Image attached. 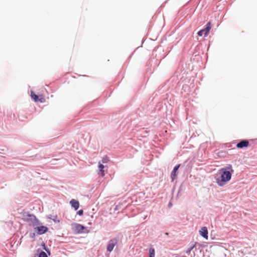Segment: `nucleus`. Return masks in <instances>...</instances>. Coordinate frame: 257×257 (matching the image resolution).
<instances>
[{
    "mask_svg": "<svg viewBox=\"0 0 257 257\" xmlns=\"http://www.w3.org/2000/svg\"><path fill=\"white\" fill-rule=\"evenodd\" d=\"M211 28V23L208 22L206 26V28L205 29H203L199 31L198 32L197 34L199 36H202L203 35H204V36H206L208 35V34L209 33Z\"/></svg>",
    "mask_w": 257,
    "mask_h": 257,
    "instance_id": "7ed1b4c3",
    "label": "nucleus"
},
{
    "mask_svg": "<svg viewBox=\"0 0 257 257\" xmlns=\"http://www.w3.org/2000/svg\"><path fill=\"white\" fill-rule=\"evenodd\" d=\"M109 158L107 156H105L102 159V163H104V164L107 163L109 162Z\"/></svg>",
    "mask_w": 257,
    "mask_h": 257,
    "instance_id": "4468645a",
    "label": "nucleus"
},
{
    "mask_svg": "<svg viewBox=\"0 0 257 257\" xmlns=\"http://www.w3.org/2000/svg\"><path fill=\"white\" fill-rule=\"evenodd\" d=\"M35 229L37 231V233L39 234H42L46 233L48 228L45 226H40L35 228Z\"/></svg>",
    "mask_w": 257,
    "mask_h": 257,
    "instance_id": "39448f33",
    "label": "nucleus"
},
{
    "mask_svg": "<svg viewBox=\"0 0 257 257\" xmlns=\"http://www.w3.org/2000/svg\"><path fill=\"white\" fill-rule=\"evenodd\" d=\"M249 145V142L247 140H242L236 145L237 148L242 149L247 147Z\"/></svg>",
    "mask_w": 257,
    "mask_h": 257,
    "instance_id": "423d86ee",
    "label": "nucleus"
},
{
    "mask_svg": "<svg viewBox=\"0 0 257 257\" xmlns=\"http://www.w3.org/2000/svg\"><path fill=\"white\" fill-rule=\"evenodd\" d=\"M39 257H48L47 254L44 252L42 251L40 253Z\"/></svg>",
    "mask_w": 257,
    "mask_h": 257,
    "instance_id": "2eb2a0df",
    "label": "nucleus"
},
{
    "mask_svg": "<svg viewBox=\"0 0 257 257\" xmlns=\"http://www.w3.org/2000/svg\"><path fill=\"white\" fill-rule=\"evenodd\" d=\"M21 214L22 218L25 221H29L36 219V216L34 215L30 214L28 212L23 211Z\"/></svg>",
    "mask_w": 257,
    "mask_h": 257,
    "instance_id": "f03ea898",
    "label": "nucleus"
},
{
    "mask_svg": "<svg viewBox=\"0 0 257 257\" xmlns=\"http://www.w3.org/2000/svg\"><path fill=\"white\" fill-rule=\"evenodd\" d=\"M183 257H186V256H183Z\"/></svg>",
    "mask_w": 257,
    "mask_h": 257,
    "instance_id": "a211bd4d",
    "label": "nucleus"
},
{
    "mask_svg": "<svg viewBox=\"0 0 257 257\" xmlns=\"http://www.w3.org/2000/svg\"><path fill=\"white\" fill-rule=\"evenodd\" d=\"M77 214L80 215V216H81L83 215V210L81 209L80 210H79L78 212H77Z\"/></svg>",
    "mask_w": 257,
    "mask_h": 257,
    "instance_id": "dca6fc26",
    "label": "nucleus"
},
{
    "mask_svg": "<svg viewBox=\"0 0 257 257\" xmlns=\"http://www.w3.org/2000/svg\"><path fill=\"white\" fill-rule=\"evenodd\" d=\"M194 246H195V245H193V246H192L190 248H188L187 251V253L189 252L191 250H192L193 248L194 247Z\"/></svg>",
    "mask_w": 257,
    "mask_h": 257,
    "instance_id": "f3484780",
    "label": "nucleus"
},
{
    "mask_svg": "<svg viewBox=\"0 0 257 257\" xmlns=\"http://www.w3.org/2000/svg\"><path fill=\"white\" fill-rule=\"evenodd\" d=\"M104 166L100 162L98 163V169H99V175L101 176V177H104L105 176L104 173Z\"/></svg>",
    "mask_w": 257,
    "mask_h": 257,
    "instance_id": "1a4fd4ad",
    "label": "nucleus"
},
{
    "mask_svg": "<svg viewBox=\"0 0 257 257\" xmlns=\"http://www.w3.org/2000/svg\"><path fill=\"white\" fill-rule=\"evenodd\" d=\"M74 226L75 229V230L77 231L78 232H82L85 228V227L83 225L77 223L74 224Z\"/></svg>",
    "mask_w": 257,
    "mask_h": 257,
    "instance_id": "f8f14e48",
    "label": "nucleus"
},
{
    "mask_svg": "<svg viewBox=\"0 0 257 257\" xmlns=\"http://www.w3.org/2000/svg\"><path fill=\"white\" fill-rule=\"evenodd\" d=\"M199 232L202 237L206 239H208V230L206 227H202Z\"/></svg>",
    "mask_w": 257,
    "mask_h": 257,
    "instance_id": "0eeeda50",
    "label": "nucleus"
},
{
    "mask_svg": "<svg viewBox=\"0 0 257 257\" xmlns=\"http://www.w3.org/2000/svg\"><path fill=\"white\" fill-rule=\"evenodd\" d=\"M180 164H178V165L176 166L172 173H171V179H172V181H174L176 178V176H177V174H176V172L177 171V170H178L179 168L180 167Z\"/></svg>",
    "mask_w": 257,
    "mask_h": 257,
    "instance_id": "6e6552de",
    "label": "nucleus"
},
{
    "mask_svg": "<svg viewBox=\"0 0 257 257\" xmlns=\"http://www.w3.org/2000/svg\"><path fill=\"white\" fill-rule=\"evenodd\" d=\"M70 203L72 207L74 208L75 210H77L79 207V203L78 201L75 200V199H72Z\"/></svg>",
    "mask_w": 257,
    "mask_h": 257,
    "instance_id": "9b49d317",
    "label": "nucleus"
},
{
    "mask_svg": "<svg viewBox=\"0 0 257 257\" xmlns=\"http://www.w3.org/2000/svg\"><path fill=\"white\" fill-rule=\"evenodd\" d=\"M149 253H150L149 257H155V253L154 248H153L152 247L150 248L149 249Z\"/></svg>",
    "mask_w": 257,
    "mask_h": 257,
    "instance_id": "ddd939ff",
    "label": "nucleus"
},
{
    "mask_svg": "<svg viewBox=\"0 0 257 257\" xmlns=\"http://www.w3.org/2000/svg\"><path fill=\"white\" fill-rule=\"evenodd\" d=\"M234 171L231 165L222 168L219 170L217 176L219 175L220 176L216 178V182L219 186H223L231 178L232 174Z\"/></svg>",
    "mask_w": 257,
    "mask_h": 257,
    "instance_id": "f257e3e1",
    "label": "nucleus"
},
{
    "mask_svg": "<svg viewBox=\"0 0 257 257\" xmlns=\"http://www.w3.org/2000/svg\"><path fill=\"white\" fill-rule=\"evenodd\" d=\"M117 242V239H111L109 241L108 244L107 245V250L109 252L113 250L114 246L116 244Z\"/></svg>",
    "mask_w": 257,
    "mask_h": 257,
    "instance_id": "20e7f679",
    "label": "nucleus"
},
{
    "mask_svg": "<svg viewBox=\"0 0 257 257\" xmlns=\"http://www.w3.org/2000/svg\"><path fill=\"white\" fill-rule=\"evenodd\" d=\"M31 97L35 101H40L41 102H43L44 101V98L43 97H41L40 99H39V97L38 95H37L36 94H35L33 92H31Z\"/></svg>",
    "mask_w": 257,
    "mask_h": 257,
    "instance_id": "9d476101",
    "label": "nucleus"
}]
</instances>
